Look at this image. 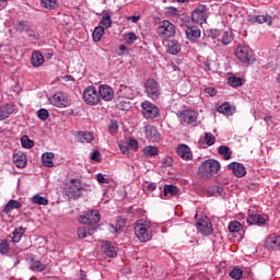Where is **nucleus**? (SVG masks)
Masks as SVG:
<instances>
[{
	"label": "nucleus",
	"instance_id": "nucleus-1",
	"mask_svg": "<svg viewBox=\"0 0 280 280\" xmlns=\"http://www.w3.org/2000/svg\"><path fill=\"white\" fill-rule=\"evenodd\" d=\"M133 231L137 240L142 243L150 242L154 235L152 222L143 219L136 222Z\"/></svg>",
	"mask_w": 280,
	"mask_h": 280
},
{
	"label": "nucleus",
	"instance_id": "nucleus-2",
	"mask_svg": "<svg viewBox=\"0 0 280 280\" xmlns=\"http://www.w3.org/2000/svg\"><path fill=\"white\" fill-rule=\"evenodd\" d=\"M218 172H220V162L215 160H206L199 166V173L201 174V176H203V178H211L215 176Z\"/></svg>",
	"mask_w": 280,
	"mask_h": 280
},
{
	"label": "nucleus",
	"instance_id": "nucleus-3",
	"mask_svg": "<svg viewBox=\"0 0 280 280\" xmlns=\"http://www.w3.org/2000/svg\"><path fill=\"white\" fill-rule=\"evenodd\" d=\"M235 56L240 62L244 65H250L255 60V56L253 55V49L247 45H238L235 50Z\"/></svg>",
	"mask_w": 280,
	"mask_h": 280
},
{
	"label": "nucleus",
	"instance_id": "nucleus-4",
	"mask_svg": "<svg viewBox=\"0 0 280 280\" xmlns=\"http://www.w3.org/2000/svg\"><path fill=\"white\" fill-rule=\"evenodd\" d=\"M141 109L144 119H156V117L161 116V109L159 108V106L150 101L142 102Z\"/></svg>",
	"mask_w": 280,
	"mask_h": 280
},
{
	"label": "nucleus",
	"instance_id": "nucleus-5",
	"mask_svg": "<svg viewBox=\"0 0 280 280\" xmlns=\"http://www.w3.org/2000/svg\"><path fill=\"white\" fill-rule=\"evenodd\" d=\"M144 91L147 93V97L153 100V102H156V100L161 97V86L154 79H149L145 81Z\"/></svg>",
	"mask_w": 280,
	"mask_h": 280
},
{
	"label": "nucleus",
	"instance_id": "nucleus-6",
	"mask_svg": "<svg viewBox=\"0 0 280 280\" xmlns=\"http://www.w3.org/2000/svg\"><path fill=\"white\" fill-rule=\"evenodd\" d=\"M83 100L89 106H97V104L102 102L100 92H97V89L93 85L85 88L83 91Z\"/></svg>",
	"mask_w": 280,
	"mask_h": 280
},
{
	"label": "nucleus",
	"instance_id": "nucleus-7",
	"mask_svg": "<svg viewBox=\"0 0 280 280\" xmlns=\"http://www.w3.org/2000/svg\"><path fill=\"white\" fill-rule=\"evenodd\" d=\"M49 102L57 108H69V106H71V98L69 95L62 92L55 93L52 96H50Z\"/></svg>",
	"mask_w": 280,
	"mask_h": 280
},
{
	"label": "nucleus",
	"instance_id": "nucleus-8",
	"mask_svg": "<svg viewBox=\"0 0 280 280\" xmlns=\"http://www.w3.org/2000/svg\"><path fill=\"white\" fill-rule=\"evenodd\" d=\"M195 218L197 220L196 226L199 233L202 235H211V233H213V224L211 223V219H209L207 215L198 219V213L195 215Z\"/></svg>",
	"mask_w": 280,
	"mask_h": 280
},
{
	"label": "nucleus",
	"instance_id": "nucleus-9",
	"mask_svg": "<svg viewBox=\"0 0 280 280\" xmlns=\"http://www.w3.org/2000/svg\"><path fill=\"white\" fill-rule=\"evenodd\" d=\"M158 34L161 38H172L176 34V26L170 21L164 20L158 27Z\"/></svg>",
	"mask_w": 280,
	"mask_h": 280
},
{
	"label": "nucleus",
	"instance_id": "nucleus-10",
	"mask_svg": "<svg viewBox=\"0 0 280 280\" xmlns=\"http://www.w3.org/2000/svg\"><path fill=\"white\" fill-rule=\"evenodd\" d=\"M80 224H97L102 217L97 210H88L84 214L79 217Z\"/></svg>",
	"mask_w": 280,
	"mask_h": 280
},
{
	"label": "nucleus",
	"instance_id": "nucleus-11",
	"mask_svg": "<svg viewBox=\"0 0 280 280\" xmlns=\"http://www.w3.org/2000/svg\"><path fill=\"white\" fill-rule=\"evenodd\" d=\"M144 137L148 141H152L153 143H159V141H161L159 129L152 125L144 126Z\"/></svg>",
	"mask_w": 280,
	"mask_h": 280
},
{
	"label": "nucleus",
	"instance_id": "nucleus-12",
	"mask_svg": "<svg viewBox=\"0 0 280 280\" xmlns=\"http://www.w3.org/2000/svg\"><path fill=\"white\" fill-rule=\"evenodd\" d=\"M178 119L180 124H196L198 121V113L194 110H184L178 114Z\"/></svg>",
	"mask_w": 280,
	"mask_h": 280
},
{
	"label": "nucleus",
	"instance_id": "nucleus-13",
	"mask_svg": "<svg viewBox=\"0 0 280 280\" xmlns=\"http://www.w3.org/2000/svg\"><path fill=\"white\" fill-rule=\"evenodd\" d=\"M98 93L104 102H113V100L115 98V90H113L108 84L100 85Z\"/></svg>",
	"mask_w": 280,
	"mask_h": 280
},
{
	"label": "nucleus",
	"instance_id": "nucleus-14",
	"mask_svg": "<svg viewBox=\"0 0 280 280\" xmlns=\"http://www.w3.org/2000/svg\"><path fill=\"white\" fill-rule=\"evenodd\" d=\"M228 168L233 172L234 176L236 178H243V176H246V167H244V164L240 162H232L228 165Z\"/></svg>",
	"mask_w": 280,
	"mask_h": 280
},
{
	"label": "nucleus",
	"instance_id": "nucleus-15",
	"mask_svg": "<svg viewBox=\"0 0 280 280\" xmlns=\"http://www.w3.org/2000/svg\"><path fill=\"white\" fill-rule=\"evenodd\" d=\"M177 154L184 161H191L194 159V153L187 144H179L177 147Z\"/></svg>",
	"mask_w": 280,
	"mask_h": 280
},
{
	"label": "nucleus",
	"instance_id": "nucleus-16",
	"mask_svg": "<svg viewBox=\"0 0 280 280\" xmlns=\"http://www.w3.org/2000/svg\"><path fill=\"white\" fill-rule=\"evenodd\" d=\"M185 35L188 40L196 42L198 38H200L201 32L198 26H187L185 30Z\"/></svg>",
	"mask_w": 280,
	"mask_h": 280
},
{
	"label": "nucleus",
	"instance_id": "nucleus-17",
	"mask_svg": "<svg viewBox=\"0 0 280 280\" xmlns=\"http://www.w3.org/2000/svg\"><path fill=\"white\" fill-rule=\"evenodd\" d=\"M178 195V188L174 185L164 186L163 194H161L162 200H167L170 198H174V196Z\"/></svg>",
	"mask_w": 280,
	"mask_h": 280
},
{
	"label": "nucleus",
	"instance_id": "nucleus-18",
	"mask_svg": "<svg viewBox=\"0 0 280 280\" xmlns=\"http://www.w3.org/2000/svg\"><path fill=\"white\" fill-rule=\"evenodd\" d=\"M13 163L20 170H23L27 165V156L25 153L18 152L13 154Z\"/></svg>",
	"mask_w": 280,
	"mask_h": 280
},
{
	"label": "nucleus",
	"instance_id": "nucleus-19",
	"mask_svg": "<svg viewBox=\"0 0 280 280\" xmlns=\"http://www.w3.org/2000/svg\"><path fill=\"white\" fill-rule=\"evenodd\" d=\"M14 113V105L12 104H3L0 106V121H3V119H8L10 115Z\"/></svg>",
	"mask_w": 280,
	"mask_h": 280
},
{
	"label": "nucleus",
	"instance_id": "nucleus-20",
	"mask_svg": "<svg viewBox=\"0 0 280 280\" xmlns=\"http://www.w3.org/2000/svg\"><path fill=\"white\" fill-rule=\"evenodd\" d=\"M265 244L267 248H272V250H280V236L270 235L266 240Z\"/></svg>",
	"mask_w": 280,
	"mask_h": 280
},
{
	"label": "nucleus",
	"instance_id": "nucleus-21",
	"mask_svg": "<svg viewBox=\"0 0 280 280\" xmlns=\"http://www.w3.org/2000/svg\"><path fill=\"white\" fill-rule=\"evenodd\" d=\"M166 51L172 56H176V54H180V43H178V40L176 39L168 40Z\"/></svg>",
	"mask_w": 280,
	"mask_h": 280
},
{
	"label": "nucleus",
	"instance_id": "nucleus-22",
	"mask_svg": "<svg viewBox=\"0 0 280 280\" xmlns=\"http://www.w3.org/2000/svg\"><path fill=\"white\" fill-rule=\"evenodd\" d=\"M191 21L192 23H197V25H202L207 21V14L205 11L195 10L191 14Z\"/></svg>",
	"mask_w": 280,
	"mask_h": 280
},
{
	"label": "nucleus",
	"instance_id": "nucleus-23",
	"mask_svg": "<svg viewBox=\"0 0 280 280\" xmlns=\"http://www.w3.org/2000/svg\"><path fill=\"white\" fill-rule=\"evenodd\" d=\"M94 139L93 133L89 131H79L77 133V141H79V143H91Z\"/></svg>",
	"mask_w": 280,
	"mask_h": 280
},
{
	"label": "nucleus",
	"instance_id": "nucleus-24",
	"mask_svg": "<svg viewBox=\"0 0 280 280\" xmlns=\"http://www.w3.org/2000/svg\"><path fill=\"white\" fill-rule=\"evenodd\" d=\"M31 62H32L33 67H43V65L45 63V57L38 50L33 51L32 57H31Z\"/></svg>",
	"mask_w": 280,
	"mask_h": 280
},
{
	"label": "nucleus",
	"instance_id": "nucleus-25",
	"mask_svg": "<svg viewBox=\"0 0 280 280\" xmlns=\"http://www.w3.org/2000/svg\"><path fill=\"white\" fill-rule=\"evenodd\" d=\"M247 223L248 224H257L258 226H264V224H266V215L250 214L247 218Z\"/></svg>",
	"mask_w": 280,
	"mask_h": 280
},
{
	"label": "nucleus",
	"instance_id": "nucleus-26",
	"mask_svg": "<svg viewBox=\"0 0 280 280\" xmlns=\"http://www.w3.org/2000/svg\"><path fill=\"white\" fill-rule=\"evenodd\" d=\"M135 90L130 86L121 85L118 96L125 97L126 100H135Z\"/></svg>",
	"mask_w": 280,
	"mask_h": 280
},
{
	"label": "nucleus",
	"instance_id": "nucleus-27",
	"mask_svg": "<svg viewBox=\"0 0 280 280\" xmlns=\"http://www.w3.org/2000/svg\"><path fill=\"white\" fill-rule=\"evenodd\" d=\"M132 100L125 98L124 96H118L116 106L119 108V110H129V108H132Z\"/></svg>",
	"mask_w": 280,
	"mask_h": 280
},
{
	"label": "nucleus",
	"instance_id": "nucleus-28",
	"mask_svg": "<svg viewBox=\"0 0 280 280\" xmlns=\"http://www.w3.org/2000/svg\"><path fill=\"white\" fill-rule=\"evenodd\" d=\"M102 250L106 257L113 258L117 257V250H115V246H112L109 242H103Z\"/></svg>",
	"mask_w": 280,
	"mask_h": 280
},
{
	"label": "nucleus",
	"instance_id": "nucleus-29",
	"mask_svg": "<svg viewBox=\"0 0 280 280\" xmlns=\"http://www.w3.org/2000/svg\"><path fill=\"white\" fill-rule=\"evenodd\" d=\"M142 154L144 159H152L159 154V148L154 145H147L143 148Z\"/></svg>",
	"mask_w": 280,
	"mask_h": 280
},
{
	"label": "nucleus",
	"instance_id": "nucleus-30",
	"mask_svg": "<svg viewBox=\"0 0 280 280\" xmlns=\"http://www.w3.org/2000/svg\"><path fill=\"white\" fill-rule=\"evenodd\" d=\"M252 23H259L260 25L267 23V25H272V16L266 15H256L250 19Z\"/></svg>",
	"mask_w": 280,
	"mask_h": 280
},
{
	"label": "nucleus",
	"instance_id": "nucleus-31",
	"mask_svg": "<svg viewBox=\"0 0 280 280\" xmlns=\"http://www.w3.org/2000/svg\"><path fill=\"white\" fill-rule=\"evenodd\" d=\"M100 27H103V30H110V27H113V19L110 18V14L104 13L102 15Z\"/></svg>",
	"mask_w": 280,
	"mask_h": 280
},
{
	"label": "nucleus",
	"instance_id": "nucleus-32",
	"mask_svg": "<svg viewBox=\"0 0 280 280\" xmlns=\"http://www.w3.org/2000/svg\"><path fill=\"white\" fill-rule=\"evenodd\" d=\"M219 113L222 115H226V117H231V115L235 114V108L231 106L229 103H223L219 108Z\"/></svg>",
	"mask_w": 280,
	"mask_h": 280
},
{
	"label": "nucleus",
	"instance_id": "nucleus-33",
	"mask_svg": "<svg viewBox=\"0 0 280 280\" xmlns=\"http://www.w3.org/2000/svg\"><path fill=\"white\" fill-rule=\"evenodd\" d=\"M54 153L46 152L42 155V163L44 167H54Z\"/></svg>",
	"mask_w": 280,
	"mask_h": 280
},
{
	"label": "nucleus",
	"instance_id": "nucleus-34",
	"mask_svg": "<svg viewBox=\"0 0 280 280\" xmlns=\"http://www.w3.org/2000/svg\"><path fill=\"white\" fill-rule=\"evenodd\" d=\"M23 235H25V228H23V226L16 228L13 231L12 242L14 244H19V242H21V238L23 237Z\"/></svg>",
	"mask_w": 280,
	"mask_h": 280
},
{
	"label": "nucleus",
	"instance_id": "nucleus-35",
	"mask_svg": "<svg viewBox=\"0 0 280 280\" xmlns=\"http://www.w3.org/2000/svg\"><path fill=\"white\" fill-rule=\"evenodd\" d=\"M218 152L223 156L224 161H231V156H233V151L226 145H221Z\"/></svg>",
	"mask_w": 280,
	"mask_h": 280
},
{
	"label": "nucleus",
	"instance_id": "nucleus-36",
	"mask_svg": "<svg viewBox=\"0 0 280 280\" xmlns=\"http://www.w3.org/2000/svg\"><path fill=\"white\" fill-rule=\"evenodd\" d=\"M104 26H96L94 28V32L92 33L94 43H100L102 40V37L104 36Z\"/></svg>",
	"mask_w": 280,
	"mask_h": 280
},
{
	"label": "nucleus",
	"instance_id": "nucleus-37",
	"mask_svg": "<svg viewBox=\"0 0 280 280\" xmlns=\"http://www.w3.org/2000/svg\"><path fill=\"white\" fill-rule=\"evenodd\" d=\"M69 189L71 194H78V191H82V183L79 179H71Z\"/></svg>",
	"mask_w": 280,
	"mask_h": 280
},
{
	"label": "nucleus",
	"instance_id": "nucleus-38",
	"mask_svg": "<svg viewBox=\"0 0 280 280\" xmlns=\"http://www.w3.org/2000/svg\"><path fill=\"white\" fill-rule=\"evenodd\" d=\"M40 5L45 8V10H55L58 5V0H40Z\"/></svg>",
	"mask_w": 280,
	"mask_h": 280
},
{
	"label": "nucleus",
	"instance_id": "nucleus-39",
	"mask_svg": "<svg viewBox=\"0 0 280 280\" xmlns=\"http://www.w3.org/2000/svg\"><path fill=\"white\" fill-rule=\"evenodd\" d=\"M22 205L18 200H10L4 207V212L10 213L13 209H21Z\"/></svg>",
	"mask_w": 280,
	"mask_h": 280
},
{
	"label": "nucleus",
	"instance_id": "nucleus-40",
	"mask_svg": "<svg viewBox=\"0 0 280 280\" xmlns=\"http://www.w3.org/2000/svg\"><path fill=\"white\" fill-rule=\"evenodd\" d=\"M137 34L129 32L124 34V40L126 45H135L137 43Z\"/></svg>",
	"mask_w": 280,
	"mask_h": 280
},
{
	"label": "nucleus",
	"instance_id": "nucleus-41",
	"mask_svg": "<svg viewBox=\"0 0 280 280\" xmlns=\"http://www.w3.org/2000/svg\"><path fill=\"white\" fill-rule=\"evenodd\" d=\"M47 268V266L43 262H40L39 260H32L31 261V270H36L37 272H43V270H45Z\"/></svg>",
	"mask_w": 280,
	"mask_h": 280
},
{
	"label": "nucleus",
	"instance_id": "nucleus-42",
	"mask_svg": "<svg viewBox=\"0 0 280 280\" xmlns=\"http://www.w3.org/2000/svg\"><path fill=\"white\" fill-rule=\"evenodd\" d=\"M242 229H244V225H242V223H240V221H232L229 224L230 233H240V231H242Z\"/></svg>",
	"mask_w": 280,
	"mask_h": 280
},
{
	"label": "nucleus",
	"instance_id": "nucleus-43",
	"mask_svg": "<svg viewBox=\"0 0 280 280\" xmlns=\"http://www.w3.org/2000/svg\"><path fill=\"white\" fill-rule=\"evenodd\" d=\"M208 194L210 196H222V194H224V188L220 186H211L208 188Z\"/></svg>",
	"mask_w": 280,
	"mask_h": 280
},
{
	"label": "nucleus",
	"instance_id": "nucleus-44",
	"mask_svg": "<svg viewBox=\"0 0 280 280\" xmlns=\"http://www.w3.org/2000/svg\"><path fill=\"white\" fill-rule=\"evenodd\" d=\"M21 144L22 148H25L26 150H32V148H34V142L27 136L21 138Z\"/></svg>",
	"mask_w": 280,
	"mask_h": 280
},
{
	"label": "nucleus",
	"instance_id": "nucleus-45",
	"mask_svg": "<svg viewBox=\"0 0 280 280\" xmlns=\"http://www.w3.org/2000/svg\"><path fill=\"white\" fill-rule=\"evenodd\" d=\"M78 235L80 240H84V237H89V235H93V230L91 229L86 230V228H79Z\"/></svg>",
	"mask_w": 280,
	"mask_h": 280
},
{
	"label": "nucleus",
	"instance_id": "nucleus-46",
	"mask_svg": "<svg viewBox=\"0 0 280 280\" xmlns=\"http://www.w3.org/2000/svg\"><path fill=\"white\" fill-rule=\"evenodd\" d=\"M228 84H230L233 89H237V86H242V80L237 77H230L228 79Z\"/></svg>",
	"mask_w": 280,
	"mask_h": 280
},
{
	"label": "nucleus",
	"instance_id": "nucleus-47",
	"mask_svg": "<svg viewBox=\"0 0 280 280\" xmlns=\"http://www.w3.org/2000/svg\"><path fill=\"white\" fill-rule=\"evenodd\" d=\"M32 201L34 202V205H49V201L47 200V198L42 197L40 195H35L32 198Z\"/></svg>",
	"mask_w": 280,
	"mask_h": 280
},
{
	"label": "nucleus",
	"instance_id": "nucleus-48",
	"mask_svg": "<svg viewBox=\"0 0 280 280\" xmlns=\"http://www.w3.org/2000/svg\"><path fill=\"white\" fill-rule=\"evenodd\" d=\"M0 253L1 255H8V253H10V242L2 241L0 243Z\"/></svg>",
	"mask_w": 280,
	"mask_h": 280
},
{
	"label": "nucleus",
	"instance_id": "nucleus-49",
	"mask_svg": "<svg viewBox=\"0 0 280 280\" xmlns=\"http://www.w3.org/2000/svg\"><path fill=\"white\" fill-rule=\"evenodd\" d=\"M222 45H231L233 36L229 32H224L221 39Z\"/></svg>",
	"mask_w": 280,
	"mask_h": 280
},
{
	"label": "nucleus",
	"instance_id": "nucleus-50",
	"mask_svg": "<svg viewBox=\"0 0 280 280\" xmlns=\"http://www.w3.org/2000/svg\"><path fill=\"white\" fill-rule=\"evenodd\" d=\"M37 117L42 121H47V119H49V112L45 108H42L37 112Z\"/></svg>",
	"mask_w": 280,
	"mask_h": 280
},
{
	"label": "nucleus",
	"instance_id": "nucleus-51",
	"mask_svg": "<svg viewBox=\"0 0 280 280\" xmlns=\"http://www.w3.org/2000/svg\"><path fill=\"white\" fill-rule=\"evenodd\" d=\"M127 145H129V150H132L133 152H137L139 150V141L137 139L131 138L127 141Z\"/></svg>",
	"mask_w": 280,
	"mask_h": 280
},
{
	"label": "nucleus",
	"instance_id": "nucleus-52",
	"mask_svg": "<svg viewBox=\"0 0 280 280\" xmlns=\"http://www.w3.org/2000/svg\"><path fill=\"white\" fill-rule=\"evenodd\" d=\"M242 275H244V272L242 271V269H233V270L230 272L231 279H235V280L242 279Z\"/></svg>",
	"mask_w": 280,
	"mask_h": 280
},
{
	"label": "nucleus",
	"instance_id": "nucleus-53",
	"mask_svg": "<svg viewBox=\"0 0 280 280\" xmlns=\"http://www.w3.org/2000/svg\"><path fill=\"white\" fill-rule=\"evenodd\" d=\"M96 179H97L98 183L104 184V185H108L110 183V179L102 173L96 175Z\"/></svg>",
	"mask_w": 280,
	"mask_h": 280
},
{
	"label": "nucleus",
	"instance_id": "nucleus-54",
	"mask_svg": "<svg viewBox=\"0 0 280 280\" xmlns=\"http://www.w3.org/2000/svg\"><path fill=\"white\" fill-rule=\"evenodd\" d=\"M205 143H207L208 145H213V143H215V136L211 133H206Z\"/></svg>",
	"mask_w": 280,
	"mask_h": 280
},
{
	"label": "nucleus",
	"instance_id": "nucleus-55",
	"mask_svg": "<svg viewBox=\"0 0 280 280\" xmlns=\"http://www.w3.org/2000/svg\"><path fill=\"white\" fill-rule=\"evenodd\" d=\"M211 32H212L211 40L214 43V45H220V39L215 40V38H218V36H220V31L214 30Z\"/></svg>",
	"mask_w": 280,
	"mask_h": 280
},
{
	"label": "nucleus",
	"instance_id": "nucleus-56",
	"mask_svg": "<svg viewBox=\"0 0 280 280\" xmlns=\"http://www.w3.org/2000/svg\"><path fill=\"white\" fill-rule=\"evenodd\" d=\"M119 130V125H117V121H112L109 126V132L110 135H115Z\"/></svg>",
	"mask_w": 280,
	"mask_h": 280
},
{
	"label": "nucleus",
	"instance_id": "nucleus-57",
	"mask_svg": "<svg viewBox=\"0 0 280 280\" xmlns=\"http://www.w3.org/2000/svg\"><path fill=\"white\" fill-rule=\"evenodd\" d=\"M119 148L122 154H126V152H128V150H130V147L128 145V142H119Z\"/></svg>",
	"mask_w": 280,
	"mask_h": 280
},
{
	"label": "nucleus",
	"instance_id": "nucleus-58",
	"mask_svg": "<svg viewBox=\"0 0 280 280\" xmlns=\"http://www.w3.org/2000/svg\"><path fill=\"white\" fill-rule=\"evenodd\" d=\"M100 156H101L100 151L95 150L91 155V161H95L96 163H100L101 161Z\"/></svg>",
	"mask_w": 280,
	"mask_h": 280
},
{
	"label": "nucleus",
	"instance_id": "nucleus-59",
	"mask_svg": "<svg viewBox=\"0 0 280 280\" xmlns=\"http://www.w3.org/2000/svg\"><path fill=\"white\" fill-rule=\"evenodd\" d=\"M205 93H208L211 97H214V95H218V91L214 88H206Z\"/></svg>",
	"mask_w": 280,
	"mask_h": 280
},
{
	"label": "nucleus",
	"instance_id": "nucleus-60",
	"mask_svg": "<svg viewBox=\"0 0 280 280\" xmlns=\"http://www.w3.org/2000/svg\"><path fill=\"white\" fill-rule=\"evenodd\" d=\"M108 231H109V233L115 234V233H119V231H121V228H117V226H115L113 224H109L108 225Z\"/></svg>",
	"mask_w": 280,
	"mask_h": 280
},
{
	"label": "nucleus",
	"instance_id": "nucleus-61",
	"mask_svg": "<svg viewBox=\"0 0 280 280\" xmlns=\"http://www.w3.org/2000/svg\"><path fill=\"white\" fill-rule=\"evenodd\" d=\"M141 19V16L139 15H133V16H128L127 21H131V23H139V20Z\"/></svg>",
	"mask_w": 280,
	"mask_h": 280
},
{
	"label": "nucleus",
	"instance_id": "nucleus-62",
	"mask_svg": "<svg viewBox=\"0 0 280 280\" xmlns=\"http://www.w3.org/2000/svg\"><path fill=\"white\" fill-rule=\"evenodd\" d=\"M148 189H150V191H154V189H156V184L154 183L149 184Z\"/></svg>",
	"mask_w": 280,
	"mask_h": 280
},
{
	"label": "nucleus",
	"instance_id": "nucleus-63",
	"mask_svg": "<svg viewBox=\"0 0 280 280\" xmlns=\"http://www.w3.org/2000/svg\"><path fill=\"white\" fill-rule=\"evenodd\" d=\"M8 5V2L5 0H0V10H3Z\"/></svg>",
	"mask_w": 280,
	"mask_h": 280
},
{
	"label": "nucleus",
	"instance_id": "nucleus-64",
	"mask_svg": "<svg viewBox=\"0 0 280 280\" xmlns=\"http://www.w3.org/2000/svg\"><path fill=\"white\" fill-rule=\"evenodd\" d=\"M63 80L66 82H70V80H73V77L72 75H66V77H63Z\"/></svg>",
	"mask_w": 280,
	"mask_h": 280
}]
</instances>
